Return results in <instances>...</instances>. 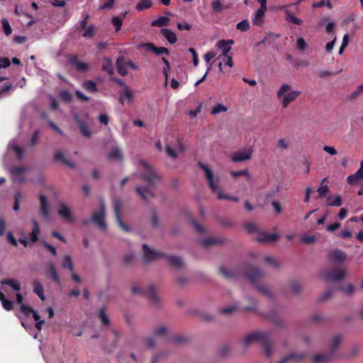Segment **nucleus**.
<instances>
[{
    "instance_id": "nucleus-30",
    "label": "nucleus",
    "mask_w": 363,
    "mask_h": 363,
    "mask_svg": "<svg viewBox=\"0 0 363 363\" xmlns=\"http://www.w3.org/2000/svg\"><path fill=\"white\" fill-rule=\"evenodd\" d=\"M82 87L89 93L98 92L96 83L91 80H87L84 82Z\"/></svg>"
},
{
    "instance_id": "nucleus-12",
    "label": "nucleus",
    "mask_w": 363,
    "mask_h": 363,
    "mask_svg": "<svg viewBox=\"0 0 363 363\" xmlns=\"http://www.w3.org/2000/svg\"><path fill=\"white\" fill-rule=\"evenodd\" d=\"M145 262H150L158 258L165 257L166 255L160 252L155 251L150 249L146 244L143 245Z\"/></svg>"
},
{
    "instance_id": "nucleus-61",
    "label": "nucleus",
    "mask_w": 363,
    "mask_h": 363,
    "mask_svg": "<svg viewBox=\"0 0 363 363\" xmlns=\"http://www.w3.org/2000/svg\"><path fill=\"white\" fill-rule=\"evenodd\" d=\"M264 261L267 264L274 267V268H279L280 267L279 263L275 259H274L273 257H272L270 256H266L264 257Z\"/></svg>"
},
{
    "instance_id": "nucleus-50",
    "label": "nucleus",
    "mask_w": 363,
    "mask_h": 363,
    "mask_svg": "<svg viewBox=\"0 0 363 363\" xmlns=\"http://www.w3.org/2000/svg\"><path fill=\"white\" fill-rule=\"evenodd\" d=\"M162 60L165 65V67L163 68L162 73L165 77V82L167 83L168 79V72L170 70V64L169 62L164 57H162Z\"/></svg>"
},
{
    "instance_id": "nucleus-52",
    "label": "nucleus",
    "mask_w": 363,
    "mask_h": 363,
    "mask_svg": "<svg viewBox=\"0 0 363 363\" xmlns=\"http://www.w3.org/2000/svg\"><path fill=\"white\" fill-rule=\"evenodd\" d=\"M94 26L93 25H90L86 28L83 34V37L86 38H91L94 35Z\"/></svg>"
},
{
    "instance_id": "nucleus-34",
    "label": "nucleus",
    "mask_w": 363,
    "mask_h": 363,
    "mask_svg": "<svg viewBox=\"0 0 363 363\" xmlns=\"http://www.w3.org/2000/svg\"><path fill=\"white\" fill-rule=\"evenodd\" d=\"M224 242L223 238H207L201 241V245L203 247H208L212 245L222 244Z\"/></svg>"
},
{
    "instance_id": "nucleus-11",
    "label": "nucleus",
    "mask_w": 363,
    "mask_h": 363,
    "mask_svg": "<svg viewBox=\"0 0 363 363\" xmlns=\"http://www.w3.org/2000/svg\"><path fill=\"white\" fill-rule=\"evenodd\" d=\"M252 152L253 150L252 147H249L242 151L233 152L230 157L231 160L234 162H241L243 161L249 160L252 156Z\"/></svg>"
},
{
    "instance_id": "nucleus-20",
    "label": "nucleus",
    "mask_w": 363,
    "mask_h": 363,
    "mask_svg": "<svg viewBox=\"0 0 363 363\" xmlns=\"http://www.w3.org/2000/svg\"><path fill=\"white\" fill-rule=\"evenodd\" d=\"M116 67H117L118 74H121V76L125 77L128 74V71L126 69L127 66L125 64V60L124 57L120 56L117 58Z\"/></svg>"
},
{
    "instance_id": "nucleus-38",
    "label": "nucleus",
    "mask_w": 363,
    "mask_h": 363,
    "mask_svg": "<svg viewBox=\"0 0 363 363\" xmlns=\"http://www.w3.org/2000/svg\"><path fill=\"white\" fill-rule=\"evenodd\" d=\"M48 267H49V274H50L51 279H52V281L54 282L59 284L60 278H59L55 266L53 264V262H49Z\"/></svg>"
},
{
    "instance_id": "nucleus-23",
    "label": "nucleus",
    "mask_w": 363,
    "mask_h": 363,
    "mask_svg": "<svg viewBox=\"0 0 363 363\" xmlns=\"http://www.w3.org/2000/svg\"><path fill=\"white\" fill-rule=\"evenodd\" d=\"M54 160L55 162H62L65 165L69 167H74V164L72 162L67 160L62 151H57L54 155Z\"/></svg>"
},
{
    "instance_id": "nucleus-43",
    "label": "nucleus",
    "mask_w": 363,
    "mask_h": 363,
    "mask_svg": "<svg viewBox=\"0 0 363 363\" xmlns=\"http://www.w3.org/2000/svg\"><path fill=\"white\" fill-rule=\"evenodd\" d=\"M304 357V354H296L292 353L284 359H282L279 363H286L289 360H299Z\"/></svg>"
},
{
    "instance_id": "nucleus-17",
    "label": "nucleus",
    "mask_w": 363,
    "mask_h": 363,
    "mask_svg": "<svg viewBox=\"0 0 363 363\" xmlns=\"http://www.w3.org/2000/svg\"><path fill=\"white\" fill-rule=\"evenodd\" d=\"M40 212L43 217L48 219L50 216V211L47 197L45 195H40Z\"/></svg>"
},
{
    "instance_id": "nucleus-40",
    "label": "nucleus",
    "mask_w": 363,
    "mask_h": 363,
    "mask_svg": "<svg viewBox=\"0 0 363 363\" xmlns=\"http://www.w3.org/2000/svg\"><path fill=\"white\" fill-rule=\"evenodd\" d=\"M99 318L104 325L108 326L110 325V320L106 314V308L104 306L100 308Z\"/></svg>"
},
{
    "instance_id": "nucleus-28",
    "label": "nucleus",
    "mask_w": 363,
    "mask_h": 363,
    "mask_svg": "<svg viewBox=\"0 0 363 363\" xmlns=\"http://www.w3.org/2000/svg\"><path fill=\"white\" fill-rule=\"evenodd\" d=\"M362 179H363L362 171H357L354 174L347 177V182L350 185H354L358 184Z\"/></svg>"
},
{
    "instance_id": "nucleus-54",
    "label": "nucleus",
    "mask_w": 363,
    "mask_h": 363,
    "mask_svg": "<svg viewBox=\"0 0 363 363\" xmlns=\"http://www.w3.org/2000/svg\"><path fill=\"white\" fill-rule=\"evenodd\" d=\"M111 21L116 28V31L118 32V30H120L123 23L122 18L119 16L113 17Z\"/></svg>"
},
{
    "instance_id": "nucleus-37",
    "label": "nucleus",
    "mask_w": 363,
    "mask_h": 363,
    "mask_svg": "<svg viewBox=\"0 0 363 363\" xmlns=\"http://www.w3.org/2000/svg\"><path fill=\"white\" fill-rule=\"evenodd\" d=\"M152 6V2L151 0H140L135 6V9L138 11H143L148 9Z\"/></svg>"
},
{
    "instance_id": "nucleus-19",
    "label": "nucleus",
    "mask_w": 363,
    "mask_h": 363,
    "mask_svg": "<svg viewBox=\"0 0 363 363\" xmlns=\"http://www.w3.org/2000/svg\"><path fill=\"white\" fill-rule=\"evenodd\" d=\"M69 62L79 71L86 72L89 69V65L86 62H80L77 55L72 56Z\"/></svg>"
},
{
    "instance_id": "nucleus-41",
    "label": "nucleus",
    "mask_w": 363,
    "mask_h": 363,
    "mask_svg": "<svg viewBox=\"0 0 363 363\" xmlns=\"http://www.w3.org/2000/svg\"><path fill=\"white\" fill-rule=\"evenodd\" d=\"M78 127L83 136L88 138L91 136V132L89 127L85 122L79 125Z\"/></svg>"
},
{
    "instance_id": "nucleus-6",
    "label": "nucleus",
    "mask_w": 363,
    "mask_h": 363,
    "mask_svg": "<svg viewBox=\"0 0 363 363\" xmlns=\"http://www.w3.org/2000/svg\"><path fill=\"white\" fill-rule=\"evenodd\" d=\"M141 164L147 169V172L142 173L140 178L147 182L150 186L156 187L161 181V176L157 174L147 162L142 161Z\"/></svg>"
},
{
    "instance_id": "nucleus-9",
    "label": "nucleus",
    "mask_w": 363,
    "mask_h": 363,
    "mask_svg": "<svg viewBox=\"0 0 363 363\" xmlns=\"http://www.w3.org/2000/svg\"><path fill=\"white\" fill-rule=\"evenodd\" d=\"M121 201L120 199H114L113 200V210L114 213L116 216V220L118 225L120 226V228L125 231L129 232L130 230V227L125 224L122 218H121Z\"/></svg>"
},
{
    "instance_id": "nucleus-21",
    "label": "nucleus",
    "mask_w": 363,
    "mask_h": 363,
    "mask_svg": "<svg viewBox=\"0 0 363 363\" xmlns=\"http://www.w3.org/2000/svg\"><path fill=\"white\" fill-rule=\"evenodd\" d=\"M145 46L149 50L152 51L157 55H160L162 54H169V50L164 47H157L156 45L150 43H146Z\"/></svg>"
},
{
    "instance_id": "nucleus-18",
    "label": "nucleus",
    "mask_w": 363,
    "mask_h": 363,
    "mask_svg": "<svg viewBox=\"0 0 363 363\" xmlns=\"http://www.w3.org/2000/svg\"><path fill=\"white\" fill-rule=\"evenodd\" d=\"M279 235L276 233H262L257 240L259 242H273L277 240Z\"/></svg>"
},
{
    "instance_id": "nucleus-39",
    "label": "nucleus",
    "mask_w": 363,
    "mask_h": 363,
    "mask_svg": "<svg viewBox=\"0 0 363 363\" xmlns=\"http://www.w3.org/2000/svg\"><path fill=\"white\" fill-rule=\"evenodd\" d=\"M168 260L169 264L176 268H180L184 264L182 259L179 257L169 256Z\"/></svg>"
},
{
    "instance_id": "nucleus-46",
    "label": "nucleus",
    "mask_w": 363,
    "mask_h": 363,
    "mask_svg": "<svg viewBox=\"0 0 363 363\" xmlns=\"http://www.w3.org/2000/svg\"><path fill=\"white\" fill-rule=\"evenodd\" d=\"M250 27V23L247 20H243L236 25V28L242 32L248 30Z\"/></svg>"
},
{
    "instance_id": "nucleus-44",
    "label": "nucleus",
    "mask_w": 363,
    "mask_h": 363,
    "mask_svg": "<svg viewBox=\"0 0 363 363\" xmlns=\"http://www.w3.org/2000/svg\"><path fill=\"white\" fill-rule=\"evenodd\" d=\"M9 149L16 152L18 160H22L23 157V150L22 147L18 146L16 144H12L9 146Z\"/></svg>"
},
{
    "instance_id": "nucleus-62",
    "label": "nucleus",
    "mask_w": 363,
    "mask_h": 363,
    "mask_svg": "<svg viewBox=\"0 0 363 363\" xmlns=\"http://www.w3.org/2000/svg\"><path fill=\"white\" fill-rule=\"evenodd\" d=\"M318 192L319 193V197L323 198L329 192V187L327 185H321L318 188Z\"/></svg>"
},
{
    "instance_id": "nucleus-55",
    "label": "nucleus",
    "mask_w": 363,
    "mask_h": 363,
    "mask_svg": "<svg viewBox=\"0 0 363 363\" xmlns=\"http://www.w3.org/2000/svg\"><path fill=\"white\" fill-rule=\"evenodd\" d=\"M231 175L234 178H238V177H241V176L247 177L248 179L250 178V175L249 174V172L247 169L237 171V172L233 171V172H231Z\"/></svg>"
},
{
    "instance_id": "nucleus-1",
    "label": "nucleus",
    "mask_w": 363,
    "mask_h": 363,
    "mask_svg": "<svg viewBox=\"0 0 363 363\" xmlns=\"http://www.w3.org/2000/svg\"><path fill=\"white\" fill-rule=\"evenodd\" d=\"M197 165L204 171L205 177L208 182L209 187L213 193L217 194V199L219 200H230L231 196L225 194L222 191H220V187L219 186L220 179L218 177H214L213 174L209 167L201 162H199Z\"/></svg>"
},
{
    "instance_id": "nucleus-27",
    "label": "nucleus",
    "mask_w": 363,
    "mask_h": 363,
    "mask_svg": "<svg viewBox=\"0 0 363 363\" xmlns=\"http://www.w3.org/2000/svg\"><path fill=\"white\" fill-rule=\"evenodd\" d=\"M363 94V83L359 85L355 90L348 94L345 99L348 101H354L356 99Z\"/></svg>"
},
{
    "instance_id": "nucleus-56",
    "label": "nucleus",
    "mask_w": 363,
    "mask_h": 363,
    "mask_svg": "<svg viewBox=\"0 0 363 363\" xmlns=\"http://www.w3.org/2000/svg\"><path fill=\"white\" fill-rule=\"evenodd\" d=\"M296 47L298 50L301 51H304L307 48L308 45L303 38H299L296 40Z\"/></svg>"
},
{
    "instance_id": "nucleus-15",
    "label": "nucleus",
    "mask_w": 363,
    "mask_h": 363,
    "mask_svg": "<svg viewBox=\"0 0 363 363\" xmlns=\"http://www.w3.org/2000/svg\"><path fill=\"white\" fill-rule=\"evenodd\" d=\"M138 195L145 201H147L148 196L155 197V194L146 186H138L135 189Z\"/></svg>"
},
{
    "instance_id": "nucleus-13",
    "label": "nucleus",
    "mask_w": 363,
    "mask_h": 363,
    "mask_svg": "<svg viewBox=\"0 0 363 363\" xmlns=\"http://www.w3.org/2000/svg\"><path fill=\"white\" fill-rule=\"evenodd\" d=\"M234 43L233 40H220L216 43L218 48L222 50V54L219 55L218 58L223 57V56H227L228 52L231 50V45Z\"/></svg>"
},
{
    "instance_id": "nucleus-42",
    "label": "nucleus",
    "mask_w": 363,
    "mask_h": 363,
    "mask_svg": "<svg viewBox=\"0 0 363 363\" xmlns=\"http://www.w3.org/2000/svg\"><path fill=\"white\" fill-rule=\"evenodd\" d=\"M62 267L64 269H68L70 272L74 271V266H73V264L72 262L71 257L69 255H65L64 257V259H63V261L62 263Z\"/></svg>"
},
{
    "instance_id": "nucleus-7",
    "label": "nucleus",
    "mask_w": 363,
    "mask_h": 363,
    "mask_svg": "<svg viewBox=\"0 0 363 363\" xmlns=\"http://www.w3.org/2000/svg\"><path fill=\"white\" fill-rule=\"evenodd\" d=\"M133 293L135 294L145 295L148 297L150 301L155 305H157L160 302V298L157 296L155 288L150 285L147 289H143L138 286H133Z\"/></svg>"
},
{
    "instance_id": "nucleus-14",
    "label": "nucleus",
    "mask_w": 363,
    "mask_h": 363,
    "mask_svg": "<svg viewBox=\"0 0 363 363\" xmlns=\"http://www.w3.org/2000/svg\"><path fill=\"white\" fill-rule=\"evenodd\" d=\"M57 213L61 218L68 221H71L72 220V216L70 209L63 202L59 203Z\"/></svg>"
},
{
    "instance_id": "nucleus-57",
    "label": "nucleus",
    "mask_w": 363,
    "mask_h": 363,
    "mask_svg": "<svg viewBox=\"0 0 363 363\" xmlns=\"http://www.w3.org/2000/svg\"><path fill=\"white\" fill-rule=\"evenodd\" d=\"M167 332V328L164 325H160L155 329L154 335L156 336H163Z\"/></svg>"
},
{
    "instance_id": "nucleus-16",
    "label": "nucleus",
    "mask_w": 363,
    "mask_h": 363,
    "mask_svg": "<svg viewBox=\"0 0 363 363\" xmlns=\"http://www.w3.org/2000/svg\"><path fill=\"white\" fill-rule=\"evenodd\" d=\"M301 291V286L297 281H291L289 282L284 289L285 294H298Z\"/></svg>"
},
{
    "instance_id": "nucleus-63",
    "label": "nucleus",
    "mask_w": 363,
    "mask_h": 363,
    "mask_svg": "<svg viewBox=\"0 0 363 363\" xmlns=\"http://www.w3.org/2000/svg\"><path fill=\"white\" fill-rule=\"evenodd\" d=\"M4 308L6 311H11L13 307V302L8 300L6 298L1 301Z\"/></svg>"
},
{
    "instance_id": "nucleus-64",
    "label": "nucleus",
    "mask_w": 363,
    "mask_h": 363,
    "mask_svg": "<svg viewBox=\"0 0 363 363\" xmlns=\"http://www.w3.org/2000/svg\"><path fill=\"white\" fill-rule=\"evenodd\" d=\"M165 150L167 155L171 158L175 160L178 157V155L169 145H166Z\"/></svg>"
},
{
    "instance_id": "nucleus-24",
    "label": "nucleus",
    "mask_w": 363,
    "mask_h": 363,
    "mask_svg": "<svg viewBox=\"0 0 363 363\" xmlns=\"http://www.w3.org/2000/svg\"><path fill=\"white\" fill-rule=\"evenodd\" d=\"M267 9L259 8L256 11L255 16L252 19L253 24L258 26L263 23V18Z\"/></svg>"
},
{
    "instance_id": "nucleus-2",
    "label": "nucleus",
    "mask_w": 363,
    "mask_h": 363,
    "mask_svg": "<svg viewBox=\"0 0 363 363\" xmlns=\"http://www.w3.org/2000/svg\"><path fill=\"white\" fill-rule=\"evenodd\" d=\"M252 342H259L262 344L264 349L266 356L269 358L272 354L271 347L270 335L267 332H253L248 334L244 339L243 343L248 346Z\"/></svg>"
},
{
    "instance_id": "nucleus-47",
    "label": "nucleus",
    "mask_w": 363,
    "mask_h": 363,
    "mask_svg": "<svg viewBox=\"0 0 363 363\" xmlns=\"http://www.w3.org/2000/svg\"><path fill=\"white\" fill-rule=\"evenodd\" d=\"M313 8H320L323 6H326L328 9L333 8V4L330 2V0H322L319 2L313 3L312 5Z\"/></svg>"
},
{
    "instance_id": "nucleus-22",
    "label": "nucleus",
    "mask_w": 363,
    "mask_h": 363,
    "mask_svg": "<svg viewBox=\"0 0 363 363\" xmlns=\"http://www.w3.org/2000/svg\"><path fill=\"white\" fill-rule=\"evenodd\" d=\"M33 292L38 295V296L42 300H45V296L44 294V289L40 282L38 280H34L33 282Z\"/></svg>"
},
{
    "instance_id": "nucleus-33",
    "label": "nucleus",
    "mask_w": 363,
    "mask_h": 363,
    "mask_svg": "<svg viewBox=\"0 0 363 363\" xmlns=\"http://www.w3.org/2000/svg\"><path fill=\"white\" fill-rule=\"evenodd\" d=\"M169 18L166 16H160L152 21L151 25L156 27H163L169 25Z\"/></svg>"
},
{
    "instance_id": "nucleus-4",
    "label": "nucleus",
    "mask_w": 363,
    "mask_h": 363,
    "mask_svg": "<svg viewBox=\"0 0 363 363\" xmlns=\"http://www.w3.org/2000/svg\"><path fill=\"white\" fill-rule=\"evenodd\" d=\"M301 94L298 90H291V86L288 84H284L277 91V98L281 100L282 108H286Z\"/></svg>"
},
{
    "instance_id": "nucleus-59",
    "label": "nucleus",
    "mask_w": 363,
    "mask_h": 363,
    "mask_svg": "<svg viewBox=\"0 0 363 363\" xmlns=\"http://www.w3.org/2000/svg\"><path fill=\"white\" fill-rule=\"evenodd\" d=\"M219 273L226 279H231L235 275L234 273H231L223 267H220L219 268Z\"/></svg>"
},
{
    "instance_id": "nucleus-35",
    "label": "nucleus",
    "mask_w": 363,
    "mask_h": 363,
    "mask_svg": "<svg viewBox=\"0 0 363 363\" xmlns=\"http://www.w3.org/2000/svg\"><path fill=\"white\" fill-rule=\"evenodd\" d=\"M328 205L330 206H341L342 200L340 196H328L327 198Z\"/></svg>"
},
{
    "instance_id": "nucleus-3",
    "label": "nucleus",
    "mask_w": 363,
    "mask_h": 363,
    "mask_svg": "<svg viewBox=\"0 0 363 363\" xmlns=\"http://www.w3.org/2000/svg\"><path fill=\"white\" fill-rule=\"evenodd\" d=\"M244 276L257 288L261 294L267 297L272 296L270 291L267 288L259 286L257 284L258 281L264 277V272L261 269L255 267L247 266L244 269Z\"/></svg>"
},
{
    "instance_id": "nucleus-29",
    "label": "nucleus",
    "mask_w": 363,
    "mask_h": 363,
    "mask_svg": "<svg viewBox=\"0 0 363 363\" xmlns=\"http://www.w3.org/2000/svg\"><path fill=\"white\" fill-rule=\"evenodd\" d=\"M33 229L30 233V240L33 242H35L38 240V235L40 233V227L38 223L35 220H33Z\"/></svg>"
},
{
    "instance_id": "nucleus-49",
    "label": "nucleus",
    "mask_w": 363,
    "mask_h": 363,
    "mask_svg": "<svg viewBox=\"0 0 363 363\" xmlns=\"http://www.w3.org/2000/svg\"><path fill=\"white\" fill-rule=\"evenodd\" d=\"M39 135H40V130L39 129L35 130V131L33 132V133L31 136L30 142H29V145L30 147H33L38 143Z\"/></svg>"
},
{
    "instance_id": "nucleus-60",
    "label": "nucleus",
    "mask_w": 363,
    "mask_h": 363,
    "mask_svg": "<svg viewBox=\"0 0 363 363\" xmlns=\"http://www.w3.org/2000/svg\"><path fill=\"white\" fill-rule=\"evenodd\" d=\"M60 99L65 102H69L72 100V94L68 91H62L60 93Z\"/></svg>"
},
{
    "instance_id": "nucleus-36",
    "label": "nucleus",
    "mask_w": 363,
    "mask_h": 363,
    "mask_svg": "<svg viewBox=\"0 0 363 363\" xmlns=\"http://www.w3.org/2000/svg\"><path fill=\"white\" fill-rule=\"evenodd\" d=\"M330 256L333 259H335L337 262H344L346 259V255H345V252L343 251L339 250L331 252L330 253Z\"/></svg>"
},
{
    "instance_id": "nucleus-53",
    "label": "nucleus",
    "mask_w": 363,
    "mask_h": 363,
    "mask_svg": "<svg viewBox=\"0 0 363 363\" xmlns=\"http://www.w3.org/2000/svg\"><path fill=\"white\" fill-rule=\"evenodd\" d=\"M1 24L4 33L6 35H9L12 32V29L11 26L9 25V21L6 19H3L1 21Z\"/></svg>"
},
{
    "instance_id": "nucleus-58",
    "label": "nucleus",
    "mask_w": 363,
    "mask_h": 363,
    "mask_svg": "<svg viewBox=\"0 0 363 363\" xmlns=\"http://www.w3.org/2000/svg\"><path fill=\"white\" fill-rule=\"evenodd\" d=\"M20 310L26 316H29L35 311L31 306L27 305H21Z\"/></svg>"
},
{
    "instance_id": "nucleus-10",
    "label": "nucleus",
    "mask_w": 363,
    "mask_h": 363,
    "mask_svg": "<svg viewBox=\"0 0 363 363\" xmlns=\"http://www.w3.org/2000/svg\"><path fill=\"white\" fill-rule=\"evenodd\" d=\"M105 205L102 202L99 211L94 212L92 215V221L103 230H106L107 228L105 223Z\"/></svg>"
},
{
    "instance_id": "nucleus-8",
    "label": "nucleus",
    "mask_w": 363,
    "mask_h": 363,
    "mask_svg": "<svg viewBox=\"0 0 363 363\" xmlns=\"http://www.w3.org/2000/svg\"><path fill=\"white\" fill-rule=\"evenodd\" d=\"M322 277L327 281H338L345 278V271L335 267L323 272Z\"/></svg>"
},
{
    "instance_id": "nucleus-45",
    "label": "nucleus",
    "mask_w": 363,
    "mask_h": 363,
    "mask_svg": "<svg viewBox=\"0 0 363 363\" xmlns=\"http://www.w3.org/2000/svg\"><path fill=\"white\" fill-rule=\"evenodd\" d=\"M286 21H291L296 25H301L302 23V20L294 16L289 11H286Z\"/></svg>"
},
{
    "instance_id": "nucleus-31",
    "label": "nucleus",
    "mask_w": 363,
    "mask_h": 363,
    "mask_svg": "<svg viewBox=\"0 0 363 363\" xmlns=\"http://www.w3.org/2000/svg\"><path fill=\"white\" fill-rule=\"evenodd\" d=\"M108 159L109 160H118L122 161L123 154L120 149L118 147L113 148L108 155Z\"/></svg>"
},
{
    "instance_id": "nucleus-26",
    "label": "nucleus",
    "mask_w": 363,
    "mask_h": 363,
    "mask_svg": "<svg viewBox=\"0 0 363 363\" xmlns=\"http://www.w3.org/2000/svg\"><path fill=\"white\" fill-rule=\"evenodd\" d=\"M101 69L103 71L108 72L111 76L114 74V69L112 61L110 58L105 57L102 62Z\"/></svg>"
},
{
    "instance_id": "nucleus-48",
    "label": "nucleus",
    "mask_w": 363,
    "mask_h": 363,
    "mask_svg": "<svg viewBox=\"0 0 363 363\" xmlns=\"http://www.w3.org/2000/svg\"><path fill=\"white\" fill-rule=\"evenodd\" d=\"M227 111L228 108L226 106L220 104H218L216 106H214L213 108H212L211 114L216 115L221 112H225Z\"/></svg>"
},
{
    "instance_id": "nucleus-51",
    "label": "nucleus",
    "mask_w": 363,
    "mask_h": 363,
    "mask_svg": "<svg viewBox=\"0 0 363 363\" xmlns=\"http://www.w3.org/2000/svg\"><path fill=\"white\" fill-rule=\"evenodd\" d=\"M22 199V194L20 191H17L14 195V203L13 208L15 211H17L20 208L19 203Z\"/></svg>"
},
{
    "instance_id": "nucleus-32",
    "label": "nucleus",
    "mask_w": 363,
    "mask_h": 363,
    "mask_svg": "<svg viewBox=\"0 0 363 363\" xmlns=\"http://www.w3.org/2000/svg\"><path fill=\"white\" fill-rule=\"evenodd\" d=\"M2 285L10 286L13 290L19 291L21 289V284L18 280L12 279H6L1 281Z\"/></svg>"
},
{
    "instance_id": "nucleus-25",
    "label": "nucleus",
    "mask_w": 363,
    "mask_h": 363,
    "mask_svg": "<svg viewBox=\"0 0 363 363\" xmlns=\"http://www.w3.org/2000/svg\"><path fill=\"white\" fill-rule=\"evenodd\" d=\"M161 33L171 44H174L177 41V38L175 33L168 28H162Z\"/></svg>"
},
{
    "instance_id": "nucleus-5",
    "label": "nucleus",
    "mask_w": 363,
    "mask_h": 363,
    "mask_svg": "<svg viewBox=\"0 0 363 363\" xmlns=\"http://www.w3.org/2000/svg\"><path fill=\"white\" fill-rule=\"evenodd\" d=\"M341 342V337L336 335L333 338L330 352L326 354H315L313 357L315 363H326L335 357V351Z\"/></svg>"
}]
</instances>
